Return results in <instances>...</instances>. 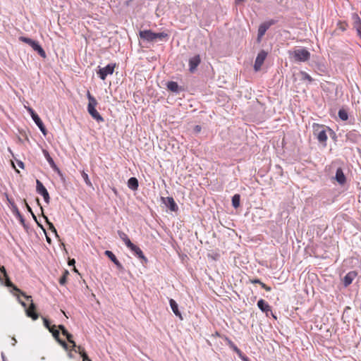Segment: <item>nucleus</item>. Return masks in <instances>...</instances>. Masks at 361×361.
I'll use <instances>...</instances> for the list:
<instances>
[{
  "instance_id": "f257e3e1",
  "label": "nucleus",
  "mask_w": 361,
  "mask_h": 361,
  "mask_svg": "<svg viewBox=\"0 0 361 361\" xmlns=\"http://www.w3.org/2000/svg\"><path fill=\"white\" fill-rule=\"evenodd\" d=\"M87 99L89 101V103L87 105L88 113L98 123L103 122L104 121L103 117L96 110V106L98 104L97 99L90 94V91H87Z\"/></svg>"
},
{
  "instance_id": "f03ea898",
  "label": "nucleus",
  "mask_w": 361,
  "mask_h": 361,
  "mask_svg": "<svg viewBox=\"0 0 361 361\" xmlns=\"http://www.w3.org/2000/svg\"><path fill=\"white\" fill-rule=\"evenodd\" d=\"M312 128L313 135L317 137L320 143H322L324 145V146H326V142L328 138L326 135V130L328 129L331 130V129L324 125L318 123H314Z\"/></svg>"
},
{
  "instance_id": "7ed1b4c3",
  "label": "nucleus",
  "mask_w": 361,
  "mask_h": 361,
  "mask_svg": "<svg viewBox=\"0 0 361 361\" xmlns=\"http://www.w3.org/2000/svg\"><path fill=\"white\" fill-rule=\"evenodd\" d=\"M289 54L295 61L305 62L310 59V53L305 48L295 49L290 51Z\"/></svg>"
},
{
  "instance_id": "20e7f679",
  "label": "nucleus",
  "mask_w": 361,
  "mask_h": 361,
  "mask_svg": "<svg viewBox=\"0 0 361 361\" xmlns=\"http://www.w3.org/2000/svg\"><path fill=\"white\" fill-rule=\"evenodd\" d=\"M19 40L29 44L35 51H36L39 56L43 58H46L47 55L44 50L42 47L39 44V43L35 40H32L30 38L26 37H20Z\"/></svg>"
},
{
  "instance_id": "39448f33",
  "label": "nucleus",
  "mask_w": 361,
  "mask_h": 361,
  "mask_svg": "<svg viewBox=\"0 0 361 361\" xmlns=\"http://www.w3.org/2000/svg\"><path fill=\"white\" fill-rule=\"evenodd\" d=\"M27 301H30V305L28 308L26 309V314L27 317H31L33 320H36L38 319L39 315L36 312V307L35 305L33 303L32 296L27 295L25 294L23 295Z\"/></svg>"
},
{
  "instance_id": "423d86ee",
  "label": "nucleus",
  "mask_w": 361,
  "mask_h": 361,
  "mask_svg": "<svg viewBox=\"0 0 361 361\" xmlns=\"http://www.w3.org/2000/svg\"><path fill=\"white\" fill-rule=\"evenodd\" d=\"M115 68L116 63H109L104 68H100L97 74L102 80H104L108 75L113 74Z\"/></svg>"
},
{
  "instance_id": "0eeeda50",
  "label": "nucleus",
  "mask_w": 361,
  "mask_h": 361,
  "mask_svg": "<svg viewBox=\"0 0 361 361\" xmlns=\"http://www.w3.org/2000/svg\"><path fill=\"white\" fill-rule=\"evenodd\" d=\"M267 56V53L264 50H262L258 53L254 65V69L255 71H259L261 69Z\"/></svg>"
},
{
  "instance_id": "6e6552de",
  "label": "nucleus",
  "mask_w": 361,
  "mask_h": 361,
  "mask_svg": "<svg viewBox=\"0 0 361 361\" xmlns=\"http://www.w3.org/2000/svg\"><path fill=\"white\" fill-rule=\"evenodd\" d=\"M36 190L37 193H39L44 197V200L47 203H49L50 197L46 188L39 180H36Z\"/></svg>"
},
{
  "instance_id": "1a4fd4ad",
  "label": "nucleus",
  "mask_w": 361,
  "mask_h": 361,
  "mask_svg": "<svg viewBox=\"0 0 361 361\" xmlns=\"http://www.w3.org/2000/svg\"><path fill=\"white\" fill-rule=\"evenodd\" d=\"M139 36L141 39L147 42H154L156 40L155 32L150 30H142L139 32Z\"/></svg>"
},
{
  "instance_id": "9d476101",
  "label": "nucleus",
  "mask_w": 361,
  "mask_h": 361,
  "mask_svg": "<svg viewBox=\"0 0 361 361\" xmlns=\"http://www.w3.org/2000/svg\"><path fill=\"white\" fill-rule=\"evenodd\" d=\"M274 23V20H271L269 22H266L261 24L258 29V35H257V40L259 42L261 38L264 35L267 30L269 28V27Z\"/></svg>"
},
{
  "instance_id": "9b49d317",
  "label": "nucleus",
  "mask_w": 361,
  "mask_h": 361,
  "mask_svg": "<svg viewBox=\"0 0 361 361\" xmlns=\"http://www.w3.org/2000/svg\"><path fill=\"white\" fill-rule=\"evenodd\" d=\"M201 62V58L200 55H195V56L189 59V70L191 73H193L197 67Z\"/></svg>"
},
{
  "instance_id": "f8f14e48",
  "label": "nucleus",
  "mask_w": 361,
  "mask_h": 361,
  "mask_svg": "<svg viewBox=\"0 0 361 361\" xmlns=\"http://www.w3.org/2000/svg\"><path fill=\"white\" fill-rule=\"evenodd\" d=\"M357 273L355 271H349L343 278V282L345 287H348L357 277Z\"/></svg>"
},
{
  "instance_id": "ddd939ff",
  "label": "nucleus",
  "mask_w": 361,
  "mask_h": 361,
  "mask_svg": "<svg viewBox=\"0 0 361 361\" xmlns=\"http://www.w3.org/2000/svg\"><path fill=\"white\" fill-rule=\"evenodd\" d=\"M49 331L52 334V336L54 337V338L65 348H67V344L66 343L61 340L59 338V330L56 329V326L53 325L51 326V329H49Z\"/></svg>"
},
{
  "instance_id": "4468645a",
  "label": "nucleus",
  "mask_w": 361,
  "mask_h": 361,
  "mask_svg": "<svg viewBox=\"0 0 361 361\" xmlns=\"http://www.w3.org/2000/svg\"><path fill=\"white\" fill-rule=\"evenodd\" d=\"M353 27L356 30L357 35L361 38V20L357 14L353 16Z\"/></svg>"
},
{
  "instance_id": "2eb2a0df",
  "label": "nucleus",
  "mask_w": 361,
  "mask_h": 361,
  "mask_svg": "<svg viewBox=\"0 0 361 361\" xmlns=\"http://www.w3.org/2000/svg\"><path fill=\"white\" fill-rule=\"evenodd\" d=\"M105 255L107 256L117 267L118 269H123V267L122 264L120 263V262L117 259L115 255L110 250H106L104 252Z\"/></svg>"
},
{
  "instance_id": "dca6fc26",
  "label": "nucleus",
  "mask_w": 361,
  "mask_h": 361,
  "mask_svg": "<svg viewBox=\"0 0 361 361\" xmlns=\"http://www.w3.org/2000/svg\"><path fill=\"white\" fill-rule=\"evenodd\" d=\"M257 307L263 312L268 314V312H271V306L263 299H260L257 302Z\"/></svg>"
},
{
  "instance_id": "f3484780",
  "label": "nucleus",
  "mask_w": 361,
  "mask_h": 361,
  "mask_svg": "<svg viewBox=\"0 0 361 361\" xmlns=\"http://www.w3.org/2000/svg\"><path fill=\"white\" fill-rule=\"evenodd\" d=\"M128 247L139 258L145 259L144 254L141 249L137 245H134L133 243H129Z\"/></svg>"
},
{
  "instance_id": "a211bd4d",
  "label": "nucleus",
  "mask_w": 361,
  "mask_h": 361,
  "mask_svg": "<svg viewBox=\"0 0 361 361\" xmlns=\"http://www.w3.org/2000/svg\"><path fill=\"white\" fill-rule=\"evenodd\" d=\"M33 121H35V124L38 126V128H39V130H41L42 134L44 135H47V129H46L42 121L39 117V116L37 115V116H35V118H33Z\"/></svg>"
},
{
  "instance_id": "6ab92c4d",
  "label": "nucleus",
  "mask_w": 361,
  "mask_h": 361,
  "mask_svg": "<svg viewBox=\"0 0 361 361\" xmlns=\"http://www.w3.org/2000/svg\"><path fill=\"white\" fill-rule=\"evenodd\" d=\"M336 180L341 185H343L345 183V176L343 172V170L341 168H338L336 170Z\"/></svg>"
},
{
  "instance_id": "aec40b11",
  "label": "nucleus",
  "mask_w": 361,
  "mask_h": 361,
  "mask_svg": "<svg viewBox=\"0 0 361 361\" xmlns=\"http://www.w3.org/2000/svg\"><path fill=\"white\" fill-rule=\"evenodd\" d=\"M169 303L173 313L182 319L181 313L178 310V306L176 302L173 299H170Z\"/></svg>"
},
{
  "instance_id": "412c9836",
  "label": "nucleus",
  "mask_w": 361,
  "mask_h": 361,
  "mask_svg": "<svg viewBox=\"0 0 361 361\" xmlns=\"http://www.w3.org/2000/svg\"><path fill=\"white\" fill-rule=\"evenodd\" d=\"M75 352L78 353L82 357L83 361H92L87 356L83 348L80 345L77 346L73 349Z\"/></svg>"
},
{
  "instance_id": "4be33fe9",
  "label": "nucleus",
  "mask_w": 361,
  "mask_h": 361,
  "mask_svg": "<svg viewBox=\"0 0 361 361\" xmlns=\"http://www.w3.org/2000/svg\"><path fill=\"white\" fill-rule=\"evenodd\" d=\"M6 279V281H5V284L6 286L8 287H11V288H13V289L16 291L17 293H20V295H25V293L23 292L21 290H20L17 286H16L9 279L8 276H7V277H5Z\"/></svg>"
},
{
  "instance_id": "5701e85b",
  "label": "nucleus",
  "mask_w": 361,
  "mask_h": 361,
  "mask_svg": "<svg viewBox=\"0 0 361 361\" xmlns=\"http://www.w3.org/2000/svg\"><path fill=\"white\" fill-rule=\"evenodd\" d=\"M138 180L136 178L132 177L128 180V186L129 188L135 190L138 188Z\"/></svg>"
},
{
  "instance_id": "b1692460",
  "label": "nucleus",
  "mask_w": 361,
  "mask_h": 361,
  "mask_svg": "<svg viewBox=\"0 0 361 361\" xmlns=\"http://www.w3.org/2000/svg\"><path fill=\"white\" fill-rule=\"evenodd\" d=\"M62 334L64 335L68 341L73 345V349L75 348L78 345H76L75 341L73 340V336L67 331V329H63L61 331Z\"/></svg>"
},
{
  "instance_id": "393cba45",
  "label": "nucleus",
  "mask_w": 361,
  "mask_h": 361,
  "mask_svg": "<svg viewBox=\"0 0 361 361\" xmlns=\"http://www.w3.org/2000/svg\"><path fill=\"white\" fill-rule=\"evenodd\" d=\"M167 202H168V204H169V209L171 211H173V212L177 211L178 206H177L176 203L175 202V201H174L173 197H167Z\"/></svg>"
},
{
  "instance_id": "a878e982",
  "label": "nucleus",
  "mask_w": 361,
  "mask_h": 361,
  "mask_svg": "<svg viewBox=\"0 0 361 361\" xmlns=\"http://www.w3.org/2000/svg\"><path fill=\"white\" fill-rule=\"evenodd\" d=\"M118 234L120 237V238L125 243L126 245L128 247L129 245V243H132L130 240L129 239L128 236L126 233H125L123 231H118Z\"/></svg>"
},
{
  "instance_id": "bb28decb",
  "label": "nucleus",
  "mask_w": 361,
  "mask_h": 361,
  "mask_svg": "<svg viewBox=\"0 0 361 361\" xmlns=\"http://www.w3.org/2000/svg\"><path fill=\"white\" fill-rule=\"evenodd\" d=\"M167 88L171 92H178V85L176 82L170 81L167 83Z\"/></svg>"
},
{
  "instance_id": "cd10ccee",
  "label": "nucleus",
  "mask_w": 361,
  "mask_h": 361,
  "mask_svg": "<svg viewBox=\"0 0 361 361\" xmlns=\"http://www.w3.org/2000/svg\"><path fill=\"white\" fill-rule=\"evenodd\" d=\"M240 196L238 194H235L232 197V205L235 208H238L240 206Z\"/></svg>"
},
{
  "instance_id": "c85d7f7f",
  "label": "nucleus",
  "mask_w": 361,
  "mask_h": 361,
  "mask_svg": "<svg viewBox=\"0 0 361 361\" xmlns=\"http://www.w3.org/2000/svg\"><path fill=\"white\" fill-rule=\"evenodd\" d=\"M43 153H44V155L46 159L47 160V161L50 164V166L52 168H55L56 167V164H55L53 159L49 155V152L47 150H43Z\"/></svg>"
},
{
  "instance_id": "c756f323",
  "label": "nucleus",
  "mask_w": 361,
  "mask_h": 361,
  "mask_svg": "<svg viewBox=\"0 0 361 361\" xmlns=\"http://www.w3.org/2000/svg\"><path fill=\"white\" fill-rule=\"evenodd\" d=\"M300 74L301 75L302 80H307L310 82H312L314 80L313 78L305 71H300Z\"/></svg>"
},
{
  "instance_id": "7c9ffc66",
  "label": "nucleus",
  "mask_w": 361,
  "mask_h": 361,
  "mask_svg": "<svg viewBox=\"0 0 361 361\" xmlns=\"http://www.w3.org/2000/svg\"><path fill=\"white\" fill-rule=\"evenodd\" d=\"M69 275V272L67 270H65L63 273V275L59 279V283L61 285H65L67 281V277Z\"/></svg>"
},
{
  "instance_id": "2f4dec72",
  "label": "nucleus",
  "mask_w": 361,
  "mask_h": 361,
  "mask_svg": "<svg viewBox=\"0 0 361 361\" xmlns=\"http://www.w3.org/2000/svg\"><path fill=\"white\" fill-rule=\"evenodd\" d=\"M337 27L341 31H345L348 27V24L345 21H338Z\"/></svg>"
},
{
  "instance_id": "473e14b6",
  "label": "nucleus",
  "mask_w": 361,
  "mask_h": 361,
  "mask_svg": "<svg viewBox=\"0 0 361 361\" xmlns=\"http://www.w3.org/2000/svg\"><path fill=\"white\" fill-rule=\"evenodd\" d=\"M155 38L159 39H165L167 40L169 39V34L164 32L155 33Z\"/></svg>"
},
{
  "instance_id": "72a5a7b5",
  "label": "nucleus",
  "mask_w": 361,
  "mask_h": 361,
  "mask_svg": "<svg viewBox=\"0 0 361 361\" xmlns=\"http://www.w3.org/2000/svg\"><path fill=\"white\" fill-rule=\"evenodd\" d=\"M338 116L342 121H347L348 118V113L345 109H340L338 111Z\"/></svg>"
},
{
  "instance_id": "f704fd0d",
  "label": "nucleus",
  "mask_w": 361,
  "mask_h": 361,
  "mask_svg": "<svg viewBox=\"0 0 361 361\" xmlns=\"http://www.w3.org/2000/svg\"><path fill=\"white\" fill-rule=\"evenodd\" d=\"M44 217L46 219L47 224L49 225V230H51L56 236H58L56 229L55 228L54 224L49 221L47 216H44Z\"/></svg>"
},
{
  "instance_id": "c9c22d12",
  "label": "nucleus",
  "mask_w": 361,
  "mask_h": 361,
  "mask_svg": "<svg viewBox=\"0 0 361 361\" xmlns=\"http://www.w3.org/2000/svg\"><path fill=\"white\" fill-rule=\"evenodd\" d=\"M82 176L85 183L89 186H92V183L88 177V175L85 171H82Z\"/></svg>"
},
{
  "instance_id": "e433bc0d",
  "label": "nucleus",
  "mask_w": 361,
  "mask_h": 361,
  "mask_svg": "<svg viewBox=\"0 0 361 361\" xmlns=\"http://www.w3.org/2000/svg\"><path fill=\"white\" fill-rule=\"evenodd\" d=\"M25 108H26L27 111L30 113L32 119L35 118V116H37V114L35 112V111L31 107L25 106Z\"/></svg>"
},
{
  "instance_id": "4c0bfd02",
  "label": "nucleus",
  "mask_w": 361,
  "mask_h": 361,
  "mask_svg": "<svg viewBox=\"0 0 361 361\" xmlns=\"http://www.w3.org/2000/svg\"><path fill=\"white\" fill-rule=\"evenodd\" d=\"M259 285L261 286V287L264 289L265 290L267 291H271V287L267 286L265 283H264L263 282H261L259 283Z\"/></svg>"
},
{
  "instance_id": "58836bf2",
  "label": "nucleus",
  "mask_w": 361,
  "mask_h": 361,
  "mask_svg": "<svg viewBox=\"0 0 361 361\" xmlns=\"http://www.w3.org/2000/svg\"><path fill=\"white\" fill-rule=\"evenodd\" d=\"M0 271L4 274V277H7L8 274L4 266L0 265Z\"/></svg>"
},
{
  "instance_id": "ea45409f",
  "label": "nucleus",
  "mask_w": 361,
  "mask_h": 361,
  "mask_svg": "<svg viewBox=\"0 0 361 361\" xmlns=\"http://www.w3.org/2000/svg\"><path fill=\"white\" fill-rule=\"evenodd\" d=\"M44 326L49 330V329H51V326L50 325V323L48 319H44Z\"/></svg>"
},
{
  "instance_id": "a19ab883",
  "label": "nucleus",
  "mask_w": 361,
  "mask_h": 361,
  "mask_svg": "<svg viewBox=\"0 0 361 361\" xmlns=\"http://www.w3.org/2000/svg\"><path fill=\"white\" fill-rule=\"evenodd\" d=\"M250 283H253V284H255V283H258L259 284L262 281L258 279H250Z\"/></svg>"
},
{
  "instance_id": "79ce46f5",
  "label": "nucleus",
  "mask_w": 361,
  "mask_h": 361,
  "mask_svg": "<svg viewBox=\"0 0 361 361\" xmlns=\"http://www.w3.org/2000/svg\"><path fill=\"white\" fill-rule=\"evenodd\" d=\"M235 353L238 355V356L242 359L245 355L242 353V351L240 349H238Z\"/></svg>"
},
{
  "instance_id": "37998d69",
  "label": "nucleus",
  "mask_w": 361,
  "mask_h": 361,
  "mask_svg": "<svg viewBox=\"0 0 361 361\" xmlns=\"http://www.w3.org/2000/svg\"><path fill=\"white\" fill-rule=\"evenodd\" d=\"M25 205H26V207L27 209V210L31 212V214H32L33 217L35 219V216L34 215V214L32 213V209L30 208V207L27 204V202H25Z\"/></svg>"
},
{
  "instance_id": "c03bdc74",
  "label": "nucleus",
  "mask_w": 361,
  "mask_h": 361,
  "mask_svg": "<svg viewBox=\"0 0 361 361\" xmlns=\"http://www.w3.org/2000/svg\"><path fill=\"white\" fill-rule=\"evenodd\" d=\"M226 340H227V341H228V345H229V346H230V348H231L233 346V345H234L233 342L232 341H231V340L228 339V338H227Z\"/></svg>"
},
{
  "instance_id": "a18cd8bd",
  "label": "nucleus",
  "mask_w": 361,
  "mask_h": 361,
  "mask_svg": "<svg viewBox=\"0 0 361 361\" xmlns=\"http://www.w3.org/2000/svg\"><path fill=\"white\" fill-rule=\"evenodd\" d=\"M226 340H227V341H228V345H229V346H230V348H231L233 346V345H234L233 342L232 341H231V340L228 339V338H227Z\"/></svg>"
},
{
  "instance_id": "49530a36",
  "label": "nucleus",
  "mask_w": 361,
  "mask_h": 361,
  "mask_svg": "<svg viewBox=\"0 0 361 361\" xmlns=\"http://www.w3.org/2000/svg\"><path fill=\"white\" fill-rule=\"evenodd\" d=\"M75 263V261L74 259H70L69 262H68V264L69 265H74Z\"/></svg>"
},
{
  "instance_id": "de8ad7c7",
  "label": "nucleus",
  "mask_w": 361,
  "mask_h": 361,
  "mask_svg": "<svg viewBox=\"0 0 361 361\" xmlns=\"http://www.w3.org/2000/svg\"><path fill=\"white\" fill-rule=\"evenodd\" d=\"M18 166H19L20 168H22V169H23V168H24V164H23V163L22 161H18Z\"/></svg>"
},
{
  "instance_id": "09e8293b",
  "label": "nucleus",
  "mask_w": 361,
  "mask_h": 361,
  "mask_svg": "<svg viewBox=\"0 0 361 361\" xmlns=\"http://www.w3.org/2000/svg\"><path fill=\"white\" fill-rule=\"evenodd\" d=\"M241 360L243 361H250L249 358L245 355Z\"/></svg>"
},
{
  "instance_id": "8fccbe9b",
  "label": "nucleus",
  "mask_w": 361,
  "mask_h": 361,
  "mask_svg": "<svg viewBox=\"0 0 361 361\" xmlns=\"http://www.w3.org/2000/svg\"><path fill=\"white\" fill-rule=\"evenodd\" d=\"M59 329L63 331V329H66L65 326L63 325H59Z\"/></svg>"
},
{
  "instance_id": "3c124183",
  "label": "nucleus",
  "mask_w": 361,
  "mask_h": 361,
  "mask_svg": "<svg viewBox=\"0 0 361 361\" xmlns=\"http://www.w3.org/2000/svg\"><path fill=\"white\" fill-rule=\"evenodd\" d=\"M235 352L239 349L235 344L233 345V346L231 348Z\"/></svg>"
},
{
  "instance_id": "603ef678",
  "label": "nucleus",
  "mask_w": 361,
  "mask_h": 361,
  "mask_svg": "<svg viewBox=\"0 0 361 361\" xmlns=\"http://www.w3.org/2000/svg\"><path fill=\"white\" fill-rule=\"evenodd\" d=\"M195 130H196V131L200 132L201 130V128L199 126H196Z\"/></svg>"
},
{
  "instance_id": "864d4df0",
  "label": "nucleus",
  "mask_w": 361,
  "mask_h": 361,
  "mask_svg": "<svg viewBox=\"0 0 361 361\" xmlns=\"http://www.w3.org/2000/svg\"><path fill=\"white\" fill-rule=\"evenodd\" d=\"M46 238H47V241L49 243H51V238L49 237H48L47 235L46 236Z\"/></svg>"
},
{
  "instance_id": "5fc2aeb1",
  "label": "nucleus",
  "mask_w": 361,
  "mask_h": 361,
  "mask_svg": "<svg viewBox=\"0 0 361 361\" xmlns=\"http://www.w3.org/2000/svg\"><path fill=\"white\" fill-rule=\"evenodd\" d=\"M21 305H22V306H23L24 307H26V304H25V302H21Z\"/></svg>"
},
{
  "instance_id": "6e6d98bb",
  "label": "nucleus",
  "mask_w": 361,
  "mask_h": 361,
  "mask_svg": "<svg viewBox=\"0 0 361 361\" xmlns=\"http://www.w3.org/2000/svg\"><path fill=\"white\" fill-rule=\"evenodd\" d=\"M244 0H237V1L238 2H240V1H243Z\"/></svg>"
},
{
  "instance_id": "4d7b16f0",
  "label": "nucleus",
  "mask_w": 361,
  "mask_h": 361,
  "mask_svg": "<svg viewBox=\"0 0 361 361\" xmlns=\"http://www.w3.org/2000/svg\"><path fill=\"white\" fill-rule=\"evenodd\" d=\"M4 361H6V360L4 359Z\"/></svg>"
}]
</instances>
